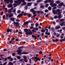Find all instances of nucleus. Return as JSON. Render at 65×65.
<instances>
[{
    "mask_svg": "<svg viewBox=\"0 0 65 65\" xmlns=\"http://www.w3.org/2000/svg\"><path fill=\"white\" fill-rule=\"evenodd\" d=\"M14 2L15 3H17V5H20V4L22 3V2H23V3L21 4L22 6L23 5H25L27 4V3L25 2V0H18V1H14Z\"/></svg>",
    "mask_w": 65,
    "mask_h": 65,
    "instance_id": "1",
    "label": "nucleus"
},
{
    "mask_svg": "<svg viewBox=\"0 0 65 65\" xmlns=\"http://www.w3.org/2000/svg\"><path fill=\"white\" fill-rule=\"evenodd\" d=\"M22 49H20L18 50L17 51V52H18V53L17 54L18 55H19V56H21V54L22 55V54H28V53H27L26 52L21 53V52H22Z\"/></svg>",
    "mask_w": 65,
    "mask_h": 65,
    "instance_id": "2",
    "label": "nucleus"
},
{
    "mask_svg": "<svg viewBox=\"0 0 65 65\" xmlns=\"http://www.w3.org/2000/svg\"><path fill=\"white\" fill-rule=\"evenodd\" d=\"M35 55H36V57H34V58L36 60H35V62H37L38 61V60H39V61H40V58H39L37 57L38 56V55L37 54H35Z\"/></svg>",
    "mask_w": 65,
    "mask_h": 65,
    "instance_id": "3",
    "label": "nucleus"
},
{
    "mask_svg": "<svg viewBox=\"0 0 65 65\" xmlns=\"http://www.w3.org/2000/svg\"><path fill=\"white\" fill-rule=\"evenodd\" d=\"M24 30L26 32L25 34L26 35H31L32 34V32H28V30L27 29H24Z\"/></svg>",
    "mask_w": 65,
    "mask_h": 65,
    "instance_id": "4",
    "label": "nucleus"
},
{
    "mask_svg": "<svg viewBox=\"0 0 65 65\" xmlns=\"http://www.w3.org/2000/svg\"><path fill=\"white\" fill-rule=\"evenodd\" d=\"M50 5H51V7H55V6H57V5L55 3H51L50 4Z\"/></svg>",
    "mask_w": 65,
    "mask_h": 65,
    "instance_id": "5",
    "label": "nucleus"
},
{
    "mask_svg": "<svg viewBox=\"0 0 65 65\" xmlns=\"http://www.w3.org/2000/svg\"><path fill=\"white\" fill-rule=\"evenodd\" d=\"M13 16V13H11L9 15V18H11V17H12Z\"/></svg>",
    "mask_w": 65,
    "mask_h": 65,
    "instance_id": "6",
    "label": "nucleus"
},
{
    "mask_svg": "<svg viewBox=\"0 0 65 65\" xmlns=\"http://www.w3.org/2000/svg\"><path fill=\"white\" fill-rule=\"evenodd\" d=\"M12 7V5L11 4H9V5H8V8H11Z\"/></svg>",
    "mask_w": 65,
    "mask_h": 65,
    "instance_id": "7",
    "label": "nucleus"
},
{
    "mask_svg": "<svg viewBox=\"0 0 65 65\" xmlns=\"http://www.w3.org/2000/svg\"><path fill=\"white\" fill-rule=\"evenodd\" d=\"M53 12V14H56V13H57V11H56L54 9H53L52 10Z\"/></svg>",
    "mask_w": 65,
    "mask_h": 65,
    "instance_id": "8",
    "label": "nucleus"
},
{
    "mask_svg": "<svg viewBox=\"0 0 65 65\" xmlns=\"http://www.w3.org/2000/svg\"><path fill=\"white\" fill-rule=\"evenodd\" d=\"M60 26L59 25H58L56 27L55 29L56 30H58V29H60Z\"/></svg>",
    "mask_w": 65,
    "mask_h": 65,
    "instance_id": "9",
    "label": "nucleus"
},
{
    "mask_svg": "<svg viewBox=\"0 0 65 65\" xmlns=\"http://www.w3.org/2000/svg\"><path fill=\"white\" fill-rule=\"evenodd\" d=\"M8 65H13V63L11 62L10 61L9 62Z\"/></svg>",
    "mask_w": 65,
    "mask_h": 65,
    "instance_id": "10",
    "label": "nucleus"
},
{
    "mask_svg": "<svg viewBox=\"0 0 65 65\" xmlns=\"http://www.w3.org/2000/svg\"><path fill=\"white\" fill-rule=\"evenodd\" d=\"M22 14H20L18 15L17 16V18H19L20 17H21L22 16Z\"/></svg>",
    "mask_w": 65,
    "mask_h": 65,
    "instance_id": "11",
    "label": "nucleus"
},
{
    "mask_svg": "<svg viewBox=\"0 0 65 65\" xmlns=\"http://www.w3.org/2000/svg\"><path fill=\"white\" fill-rule=\"evenodd\" d=\"M7 31L8 32V33H9L10 32H11L12 31V30L11 29H7Z\"/></svg>",
    "mask_w": 65,
    "mask_h": 65,
    "instance_id": "12",
    "label": "nucleus"
},
{
    "mask_svg": "<svg viewBox=\"0 0 65 65\" xmlns=\"http://www.w3.org/2000/svg\"><path fill=\"white\" fill-rule=\"evenodd\" d=\"M16 27H18L19 26V23L18 22H16L14 23Z\"/></svg>",
    "mask_w": 65,
    "mask_h": 65,
    "instance_id": "13",
    "label": "nucleus"
},
{
    "mask_svg": "<svg viewBox=\"0 0 65 65\" xmlns=\"http://www.w3.org/2000/svg\"><path fill=\"white\" fill-rule=\"evenodd\" d=\"M29 23V22L27 21L24 23V25H28Z\"/></svg>",
    "mask_w": 65,
    "mask_h": 65,
    "instance_id": "14",
    "label": "nucleus"
},
{
    "mask_svg": "<svg viewBox=\"0 0 65 65\" xmlns=\"http://www.w3.org/2000/svg\"><path fill=\"white\" fill-rule=\"evenodd\" d=\"M10 20L11 21H13V22H14V18H11L10 19Z\"/></svg>",
    "mask_w": 65,
    "mask_h": 65,
    "instance_id": "15",
    "label": "nucleus"
},
{
    "mask_svg": "<svg viewBox=\"0 0 65 65\" xmlns=\"http://www.w3.org/2000/svg\"><path fill=\"white\" fill-rule=\"evenodd\" d=\"M33 31H34L35 30H38V28L36 27L34 28L33 29Z\"/></svg>",
    "mask_w": 65,
    "mask_h": 65,
    "instance_id": "16",
    "label": "nucleus"
},
{
    "mask_svg": "<svg viewBox=\"0 0 65 65\" xmlns=\"http://www.w3.org/2000/svg\"><path fill=\"white\" fill-rule=\"evenodd\" d=\"M60 3V1H55V3L56 4H59Z\"/></svg>",
    "mask_w": 65,
    "mask_h": 65,
    "instance_id": "17",
    "label": "nucleus"
},
{
    "mask_svg": "<svg viewBox=\"0 0 65 65\" xmlns=\"http://www.w3.org/2000/svg\"><path fill=\"white\" fill-rule=\"evenodd\" d=\"M63 5H64V3L62 2L59 4V6H63Z\"/></svg>",
    "mask_w": 65,
    "mask_h": 65,
    "instance_id": "18",
    "label": "nucleus"
},
{
    "mask_svg": "<svg viewBox=\"0 0 65 65\" xmlns=\"http://www.w3.org/2000/svg\"><path fill=\"white\" fill-rule=\"evenodd\" d=\"M32 4V3H29L27 4V5L28 6H31Z\"/></svg>",
    "mask_w": 65,
    "mask_h": 65,
    "instance_id": "19",
    "label": "nucleus"
},
{
    "mask_svg": "<svg viewBox=\"0 0 65 65\" xmlns=\"http://www.w3.org/2000/svg\"><path fill=\"white\" fill-rule=\"evenodd\" d=\"M64 24H65V22H63L61 23L60 25L61 26H63L64 25Z\"/></svg>",
    "mask_w": 65,
    "mask_h": 65,
    "instance_id": "20",
    "label": "nucleus"
},
{
    "mask_svg": "<svg viewBox=\"0 0 65 65\" xmlns=\"http://www.w3.org/2000/svg\"><path fill=\"white\" fill-rule=\"evenodd\" d=\"M58 18L59 19H61V14H60V15H59L58 16Z\"/></svg>",
    "mask_w": 65,
    "mask_h": 65,
    "instance_id": "21",
    "label": "nucleus"
},
{
    "mask_svg": "<svg viewBox=\"0 0 65 65\" xmlns=\"http://www.w3.org/2000/svg\"><path fill=\"white\" fill-rule=\"evenodd\" d=\"M30 11L31 12H34V9L32 8L30 10Z\"/></svg>",
    "mask_w": 65,
    "mask_h": 65,
    "instance_id": "22",
    "label": "nucleus"
},
{
    "mask_svg": "<svg viewBox=\"0 0 65 65\" xmlns=\"http://www.w3.org/2000/svg\"><path fill=\"white\" fill-rule=\"evenodd\" d=\"M43 0H38L37 1V3H39L41 2V1H42Z\"/></svg>",
    "mask_w": 65,
    "mask_h": 65,
    "instance_id": "23",
    "label": "nucleus"
},
{
    "mask_svg": "<svg viewBox=\"0 0 65 65\" xmlns=\"http://www.w3.org/2000/svg\"><path fill=\"white\" fill-rule=\"evenodd\" d=\"M24 48V47H23V46H20L18 48V49H21H21H22V48Z\"/></svg>",
    "mask_w": 65,
    "mask_h": 65,
    "instance_id": "24",
    "label": "nucleus"
},
{
    "mask_svg": "<svg viewBox=\"0 0 65 65\" xmlns=\"http://www.w3.org/2000/svg\"><path fill=\"white\" fill-rule=\"evenodd\" d=\"M46 35H50V33L47 32H46L45 33Z\"/></svg>",
    "mask_w": 65,
    "mask_h": 65,
    "instance_id": "25",
    "label": "nucleus"
},
{
    "mask_svg": "<svg viewBox=\"0 0 65 65\" xmlns=\"http://www.w3.org/2000/svg\"><path fill=\"white\" fill-rule=\"evenodd\" d=\"M24 61L25 62H26V63H27V62H28V60H27V59H24Z\"/></svg>",
    "mask_w": 65,
    "mask_h": 65,
    "instance_id": "26",
    "label": "nucleus"
},
{
    "mask_svg": "<svg viewBox=\"0 0 65 65\" xmlns=\"http://www.w3.org/2000/svg\"><path fill=\"white\" fill-rule=\"evenodd\" d=\"M17 12L18 13H20L21 12V10H19L17 11Z\"/></svg>",
    "mask_w": 65,
    "mask_h": 65,
    "instance_id": "27",
    "label": "nucleus"
},
{
    "mask_svg": "<svg viewBox=\"0 0 65 65\" xmlns=\"http://www.w3.org/2000/svg\"><path fill=\"white\" fill-rule=\"evenodd\" d=\"M6 15L7 17V18H9V14H6Z\"/></svg>",
    "mask_w": 65,
    "mask_h": 65,
    "instance_id": "28",
    "label": "nucleus"
},
{
    "mask_svg": "<svg viewBox=\"0 0 65 65\" xmlns=\"http://www.w3.org/2000/svg\"><path fill=\"white\" fill-rule=\"evenodd\" d=\"M8 12V13H10V12H11V10L10 9H9Z\"/></svg>",
    "mask_w": 65,
    "mask_h": 65,
    "instance_id": "29",
    "label": "nucleus"
},
{
    "mask_svg": "<svg viewBox=\"0 0 65 65\" xmlns=\"http://www.w3.org/2000/svg\"><path fill=\"white\" fill-rule=\"evenodd\" d=\"M23 58L24 59H27V57L25 56H23Z\"/></svg>",
    "mask_w": 65,
    "mask_h": 65,
    "instance_id": "30",
    "label": "nucleus"
},
{
    "mask_svg": "<svg viewBox=\"0 0 65 65\" xmlns=\"http://www.w3.org/2000/svg\"><path fill=\"white\" fill-rule=\"evenodd\" d=\"M13 5L14 7H15L17 6V4H14Z\"/></svg>",
    "mask_w": 65,
    "mask_h": 65,
    "instance_id": "31",
    "label": "nucleus"
},
{
    "mask_svg": "<svg viewBox=\"0 0 65 65\" xmlns=\"http://www.w3.org/2000/svg\"><path fill=\"white\" fill-rule=\"evenodd\" d=\"M60 10L59 9H57L56 11L57 13V12H60Z\"/></svg>",
    "mask_w": 65,
    "mask_h": 65,
    "instance_id": "32",
    "label": "nucleus"
},
{
    "mask_svg": "<svg viewBox=\"0 0 65 65\" xmlns=\"http://www.w3.org/2000/svg\"><path fill=\"white\" fill-rule=\"evenodd\" d=\"M48 10H51L52 9V7H49L48 8Z\"/></svg>",
    "mask_w": 65,
    "mask_h": 65,
    "instance_id": "33",
    "label": "nucleus"
},
{
    "mask_svg": "<svg viewBox=\"0 0 65 65\" xmlns=\"http://www.w3.org/2000/svg\"><path fill=\"white\" fill-rule=\"evenodd\" d=\"M33 13L34 14H35L36 13V11H34V12H33Z\"/></svg>",
    "mask_w": 65,
    "mask_h": 65,
    "instance_id": "34",
    "label": "nucleus"
},
{
    "mask_svg": "<svg viewBox=\"0 0 65 65\" xmlns=\"http://www.w3.org/2000/svg\"><path fill=\"white\" fill-rule=\"evenodd\" d=\"M5 11L6 12H7L8 11V10H7V8H5Z\"/></svg>",
    "mask_w": 65,
    "mask_h": 65,
    "instance_id": "35",
    "label": "nucleus"
},
{
    "mask_svg": "<svg viewBox=\"0 0 65 65\" xmlns=\"http://www.w3.org/2000/svg\"><path fill=\"white\" fill-rule=\"evenodd\" d=\"M39 25V24L38 23H36L35 24V26H36V27H37L38 26V25Z\"/></svg>",
    "mask_w": 65,
    "mask_h": 65,
    "instance_id": "36",
    "label": "nucleus"
},
{
    "mask_svg": "<svg viewBox=\"0 0 65 65\" xmlns=\"http://www.w3.org/2000/svg\"><path fill=\"white\" fill-rule=\"evenodd\" d=\"M17 58L18 59H21V57L19 56H17Z\"/></svg>",
    "mask_w": 65,
    "mask_h": 65,
    "instance_id": "37",
    "label": "nucleus"
},
{
    "mask_svg": "<svg viewBox=\"0 0 65 65\" xmlns=\"http://www.w3.org/2000/svg\"><path fill=\"white\" fill-rule=\"evenodd\" d=\"M24 8L25 9H28V6H26Z\"/></svg>",
    "mask_w": 65,
    "mask_h": 65,
    "instance_id": "38",
    "label": "nucleus"
},
{
    "mask_svg": "<svg viewBox=\"0 0 65 65\" xmlns=\"http://www.w3.org/2000/svg\"><path fill=\"white\" fill-rule=\"evenodd\" d=\"M40 8H44V6L43 5L41 6H40Z\"/></svg>",
    "mask_w": 65,
    "mask_h": 65,
    "instance_id": "39",
    "label": "nucleus"
},
{
    "mask_svg": "<svg viewBox=\"0 0 65 65\" xmlns=\"http://www.w3.org/2000/svg\"><path fill=\"white\" fill-rule=\"evenodd\" d=\"M10 1V3H13V0H9Z\"/></svg>",
    "mask_w": 65,
    "mask_h": 65,
    "instance_id": "40",
    "label": "nucleus"
},
{
    "mask_svg": "<svg viewBox=\"0 0 65 65\" xmlns=\"http://www.w3.org/2000/svg\"><path fill=\"white\" fill-rule=\"evenodd\" d=\"M64 21V19H61L60 20V22H62V21Z\"/></svg>",
    "mask_w": 65,
    "mask_h": 65,
    "instance_id": "41",
    "label": "nucleus"
},
{
    "mask_svg": "<svg viewBox=\"0 0 65 65\" xmlns=\"http://www.w3.org/2000/svg\"><path fill=\"white\" fill-rule=\"evenodd\" d=\"M41 32H45V30H44V29H43V30H41Z\"/></svg>",
    "mask_w": 65,
    "mask_h": 65,
    "instance_id": "42",
    "label": "nucleus"
},
{
    "mask_svg": "<svg viewBox=\"0 0 65 65\" xmlns=\"http://www.w3.org/2000/svg\"><path fill=\"white\" fill-rule=\"evenodd\" d=\"M57 18L58 17H57V16H55L54 17V19H57Z\"/></svg>",
    "mask_w": 65,
    "mask_h": 65,
    "instance_id": "43",
    "label": "nucleus"
},
{
    "mask_svg": "<svg viewBox=\"0 0 65 65\" xmlns=\"http://www.w3.org/2000/svg\"><path fill=\"white\" fill-rule=\"evenodd\" d=\"M3 19H4L5 18V15H4L3 17Z\"/></svg>",
    "mask_w": 65,
    "mask_h": 65,
    "instance_id": "44",
    "label": "nucleus"
},
{
    "mask_svg": "<svg viewBox=\"0 0 65 65\" xmlns=\"http://www.w3.org/2000/svg\"><path fill=\"white\" fill-rule=\"evenodd\" d=\"M36 12L37 13L39 14L40 13V11H36Z\"/></svg>",
    "mask_w": 65,
    "mask_h": 65,
    "instance_id": "45",
    "label": "nucleus"
},
{
    "mask_svg": "<svg viewBox=\"0 0 65 65\" xmlns=\"http://www.w3.org/2000/svg\"><path fill=\"white\" fill-rule=\"evenodd\" d=\"M48 11V10L47 9H46L45 10V12H47Z\"/></svg>",
    "mask_w": 65,
    "mask_h": 65,
    "instance_id": "46",
    "label": "nucleus"
},
{
    "mask_svg": "<svg viewBox=\"0 0 65 65\" xmlns=\"http://www.w3.org/2000/svg\"><path fill=\"white\" fill-rule=\"evenodd\" d=\"M13 59L12 58H11L10 59V61H13Z\"/></svg>",
    "mask_w": 65,
    "mask_h": 65,
    "instance_id": "47",
    "label": "nucleus"
},
{
    "mask_svg": "<svg viewBox=\"0 0 65 65\" xmlns=\"http://www.w3.org/2000/svg\"><path fill=\"white\" fill-rule=\"evenodd\" d=\"M49 5L48 4H46L45 5V6L46 7H48V6Z\"/></svg>",
    "mask_w": 65,
    "mask_h": 65,
    "instance_id": "48",
    "label": "nucleus"
},
{
    "mask_svg": "<svg viewBox=\"0 0 65 65\" xmlns=\"http://www.w3.org/2000/svg\"><path fill=\"white\" fill-rule=\"evenodd\" d=\"M14 9V10L12 12H15L16 11L15 9Z\"/></svg>",
    "mask_w": 65,
    "mask_h": 65,
    "instance_id": "49",
    "label": "nucleus"
},
{
    "mask_svg": "<svg viewBox=\"0 0 65 65\" xmlns=\"http://www.w3.org/2000/svg\"><path fill=\"white\" fill-rule=\"evenodd\" d=\"M7 62H5L3 64V65H6V64H7Z\"/></svg>",
    "mask_w": 65,
    "mask_h": 65,
    "instance_id": "50",
    "label": "nucleus"
},
{
    "mask_svg": "<svg viewBox=\"0 0 65 65\" xmlns=\"http://www.w3.org/2000/svg\"><path fill=\"white\" fill-rule=\"evenodd\" d=\"M15 54L14 53H13L12 54V56H15Z\"/></svg>",
    "mask_w": 65,
    "mask_h": 65,
    "instance_id": "51",
    "label": "nucleus"
},
{
    "mask_svg": "<svg viewBox=\"0 0 65 65\" xmlns=\"http://www.w3.org/2000/svg\"><path fill=\"white\" fill-rule=\"evenodd\" d=\"M44 2L45 3H48V1H47V0L45 1Z\"/></svg>",
    "mask_w": 65,
    "mask_h": 65,
    "instance_id": "52",
    "label": "nucleus"
},
{
    "mask_svg": "<svg viewBox=\"0 0 65 65\" xmlns=\"http://www.w3.org/2000/svg\"><path fill=\"white\" fill-rule=\"evenodd\" d=\"M28 16L29 18H30L31 16V14H28Z\"/></svg>",
    "mask_w": 65,
    "mask_h": 65,
    "instance_id": "53",
    "label": "nucleus"
},
{
    "mask_svg": "<svg viewBox=\"0 0 65 65\" xmlns=\"http://www.w3.org/2000/svg\"><path fill=\"white\" fill-rule=\"evenodd\" d=\"M57 8V7H55L53 8V9H56Z\"/></svg>",
    "mask_w": 65,
    "mask_h": 65,
    "instance_id": "54",
    "label": "nucleus"
},
{
    "mask_svg": "<svg viewBox=\"0 0 65 65\" xmlns=\"http://www.w3.org/2000/svg\"><path fill=\"white\" fill-rule=\"evenodd\" d=\"M24 13V11H22L21 12V14H22V15H23V14Z\"/></svg>",
    "mask_w": 65,
    "mask_h": 65,
    "instance_id": "55",
    "label": "nucleus"
},
{
    "mask_svg": "<svg viewBox=\"0 0 65 65\" xmlns=\"http://www.w3.org/2000/svg\"><path fill=\"white\" fill-rule=\"evenodd\" d=\"M11 56H10V57H8L7 58L8 59H10L11 58Z\"/></svg>",
    "mask_w": 65,
    "mask_h": 65,
    "instance_id": "56",
    "label": "nucleus"
},
{
    "mask_svg": "<svg viewBox=\"0 0 65 65\" xmlns=\"http://www.w3.org/2000/svg\"><path fill=\"white\" fill-rule=\"evenodd\" d=\"M48 59H50V60H52V58L51 57H49L48 58Z\"/></svg>",
    "mask_w": 65,
    "mask_h": 65,
    "instance_id": "57",
    "label": "nucleus"
},
{
    "mask_svg": "<svg viewBox=\"0 0 65 65\" xmlns=\"http://www.w3.org/2000/svg\"><path fill=\"white\" fill-rule=\"evenodd\" d=\"M47 0V1H48V2L49 3H50V2H51V0Z\"/></svg>",
    "mask_w": 65,
    "mask_h": 65,
    "instance_id": "58",
    "label": "nucleus"
},
{
    "mask_svg": "<svg viewBox=\"0 0 65 65\" xmlns=\"http://www.w3.org/2000/svg\"><path fill=\"white\" fill-rule=\"evenodd\" d=\"M9 43H11V44L12 43V41L10 40L9 41Z\"/></svg>",
    "mask_w": 65,
    "mask_h": 65,
    "instance_id": "59",
    "label": "nucleus"
},
{
    "mask_svg": "<svg viewBox=\"0 0 65 65\" xmlns=\"http://www.w3.org/2000/svg\"><path fill=\"white\" fill-rule=\"evenodd\" d=\"M7 60V58H6L5 59H4V60L5 61H6Z\"/></svg>",
    "mask_w": 65,
    "mask_h": 65,
    "instance_id": "60",
    "label": "nucleus"
},
{
    "mask_svg": "<svg viewBox=\"0 0 65 65\" xmlns=\"http://www.w3.org/2000/svg\"><path fill=\"white\" fill-rule=\"evenodd\" d=\"M16 21L17 22H20V20L18 19H16Z\"/></svg>",
    "mask_w": 65,
    "mask_h": 65,
    "instance_id": "61",
    "label": "nucleus"
},
{
    "mask_svg": "<svg viewBox=\"0 0 65 65\" xmlns=\"http://www.w3.org/2000/svg\"><path fill=\"white\" fill-rule=\"evenodd\" d=\"M3 13H4V12H3V11L1 13V15H2L3 14Z\"/></svg>",
    "mask_w": 65,
    "mask_h": 65,
    "instance_id": "62",
    "label": "nucleus"
},
{
    "mask_svg": "<svg viewBox=\"0 0 65 65\" xmlns=\"http://www.w3.org/2000/svg\"><path fill=\"white\" fill-rule=\"evenodd\" d=\"M51 3H54V0H51Z\"/></svg>",
    "mask_w": 65,
    "mask_h": 65,
    "instance_id": "63",
    "label": "nucleus"
},
{
    "mask_svg": "<svg viewBox=\"0 0 65 65\" xmlns=\"http://www.w3.org/2000/svg\"><path fill=\"white\" fill-rule=\"evenodd\" d=\"M15 40L16 41H18L19 40V39H16Z\"/></svg>",
    "mask_w": 65,
    "mask_h": 65,
    "instance_id": "64",
    "label": "nucleus"
}]
</instances>
